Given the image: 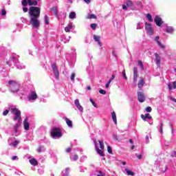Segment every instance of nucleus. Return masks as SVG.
<instances>
[{
    "instance_id": "0e129e2a",
    "label": "nucleus",
    "mask_w": 176,
    "mask_h": 176,
    "mask_svg": "<svg viewBox=\"0 0 176 176\" xmlns=\"http://www.w3.org/2000/svg\"><path fill=\"white\" fill-rule=\"evenodd\" d=\"M16 159H17V156L14 155L13 157H12V160H16Z\"/></svg>"
},
{
    "instance_id": "393cba45",
    "label": "nucleus",
    "mask_w": 176,
    "mask_h": 176,
    "mask_svg": "<svg viewBox=\"0 0 176 176\" xmlns=\"http://www.w3.org/2000/svg\"><path fill=\"white\" fill-rule=\"evenodd\" d=\"M165 31L168 34H173V32H174V28L172 26H167Z\"/></svg>"
},
{
    "instance_id": "13d9d810",
    "label": "nucleus",
    "mask_w": 176,
    "mask_h": 176,
    "mask_svg": "<svg viewBox=\"0 0 176 176\" xmlns=\"http://www.w3.org/2000/svg\"><path fill=\"white\" fill-rule=\"evenodd\" d=\"M21 20L22 23H27V19L21 18Z\"/></svg>"
},
{
    "instance_id": "c85d7f7f",
    "label": "nucleus",
    "mask_w": 176,
    "mask_h": 176,
    "mask_svg": "<svg viewBox=\"0 0 176 176\" xmlns=\"http://www.w3.org/2000/svg\"><path fill=\"white\" fill-rule=\"evenodd\" d=\"M51 12L52 13H53V14H54V16H56V17L58 16V14L57 12V8L56 7H53L52 8H51Z\"/></svg>"
},
{
    "instance_id": "680f3d73",
    "label": "nucleus",
    "mask_w": 176,
    "mask_h": 176,
    "mask_svg": "<svg viewBox=\"0 0 176 176\" xmlns=\"http://www.w3.org/2000/svg\"><path fill=\"white\" fill-rule=\"evenodd\" d=\"M115 79V75H112L111 78L109 79L111 82Z\"/></svg>"
},
{
    "instance_id": "ea45409f",
    "label": "nucleus",
    "mask_w": 176,
    "mask_h": 176,
    "mask_svg": "<svg viewBox=\"0 0 176 176\" xmlns=\"http://www.w3.org/2000/svg\"><path fill=\"white\" fill-rule=\"evenodd\" d=\"M79 159V157L77 155H75L73 158L71 159L73 162H76V160Z\"/></svg>"
},
{
    "instance_id": "c03bdc74",
    "label": "nucleus",
    "mask_w": 176,
    "mask_h": 176,
    "mask_svg": "<svg viewBox=\"0 0 176 176\" xmlns=\"http://www.w3.org/2000/svg\"><path fill=\"white\" fill-rule=\"evenodd\" d=\"M146 112H152V107H147L145 109Z\"/></svg>"
},
{
    "instance_id": "39448f33",
    "label": "nucleus",
    "mask_w": 176,
    "mask_h": 176,
    "mask_svg": "<svg viewBox=\"0 0 176 176\" xmlns=\"http://www.w3.org/2000/svg\"><path fill=\"white\" fill-rule=\"evenodd\" d=\"M98 142L99 144H97V142L96 140L94 141L96 151L100 156H104V142L102 141H99Z\"/></svg>"
},
{
    "instance_id": "69168bd1",
    "label": "nucleus",
    "mask_w": 176,
    "mask_h": 176,
    "mask_svg": "<svg viewBox=\"0 0 176 176\" xmlns=\"http://www.w3.org/2000/svg\"><path fill=\"white\" fill-rule=\"evenodd\" d=\"M105 87L106 89H108V87H109V84H106Z\"/></svg>"
},
{
    "instance_id": "603ef678",
    "label": "nucleus",
    "mask_w": 176,
    "mask_h": 176,
    "mask_svg": "<svg viewBox=\"0 0 176 176\" xmlns=\"http://www.w3.org/2000/svg\"><path fill=\"white\" fill-rule=\"evenodd\" d=\"M1 16H6V10H1Z\"/></svg>"
},
{
    "instance_id": "4d7b16f0",
    "label": "nucleus",
    "mask_w": 176,
    "mask_h": 176,
    "mask_svg": "<svg viewBox=\"0 0 176 176\" xmlns=\"http://www.w3.org/2000/svg\"><path fill=\"white\" fill-rule=\"evenodd\" d=\"M127 4H124V5H122V9L124 10H126V9H127Z\"/></svg>"
},
{
    "instance_id": "338daca9",
    "label": "nucleus",
    "mask_w": 176,
    "mask_h": 176,
    "mask_svg": "<svg viewBox=\"0 0 176 176\" xmlns=\"http://www.w3.org/2000/svg\"><path fill=\"white\" fill-rule=\"evenodd\" d=\"M87 90H91V87H90V86H88V87H87Z\"/></svg>"
},
{
    "instance_id": "b1692460",
    "label": "nucleus",
    "mask_w": 176,
    "mask_h": 176,
    "mask_svg": "<svg viewBox=\"0 0 176 176\" xmlns=\"http://www.w3.org/2000/svg\"><path fill=\"white\" fill-rule=\"evenodd\" d=\"M94 39L95 42H98L99 46H102V43H101V41H100V36L97 35H94Z\"/></svg>"
},
{
    "instance_id": "bf43d9fd",
    "label": "nucleus",
    "mask_w": 176,
    "mask_h": 176,
    "mask_svg": "<svg viewBox=\"0 0 176 176\" xmlns=\"http://www.w3.org/2000/svg\"><path fill=\"white\" fill-rule=\"evenodd\" d=\"M71 151H72V149L69 147L66 149L67 153H69V152H71Z\"/></svg>"
},
{
    "instance_id": "7ed1b4c3",
    "label": "nucleus",
    "mask_w": 176,
    "mask_h": 176,
    "mask_svg": "<svg viewBox=\"0 0 176 176\" xmlns=\"http://www.w3.org/2000/svg\"><path fill=\"white\" fill-rule=\"evenodd\" d=\"M8 83L12 93H18L19 90H21V85L19 82L10 80Z\"/></svg>"
},
{
    "instance_id": "f03ea898",
    "label": "nucleus",
    "mask_w": 176,
    "mask_h": 176,
    "mask_svg": "<svg viewBox=\"0 0 176 176\" xmlns=\"http://www.w3.org/2000/svg\"><path fill=\"white\" fill-rule=\"evenodd\" d=\"M9 111L13 115V120L16 122H21V111L17 109L14 105H11L9 107Z\"/></svg>"
},
{
    "instance_id": "052dcab7",
    "label": "nucleus",
    "mask_w": 176,
    "mask_h": 176,
    "mask_svg": "<svg viewBox=\"0 0 176 176\" xmlns=\"http://www.w3.org/2000/svg\"><path fill=\"white\" fill-rule=\"evenodd\" d=\"M83 1H84V2H85V3H87V4L90 3V2H91V0H83Z\"/></svg>"
},
{
    "instance_id": "6e6d98bb",
    "label": "nucleus",
    "mask_w": 176,
    "mask_h": 176,
    "mask_svg": "<svg viewBox=\"0 0 176 176\" xmlns=\"http://www.w3.org/2000/svg\"><path fill=\"white\" fill-rule=\"evenodd\" d=\"M146 144H149V136H146Z\"/></svg>"
},
{
    "instance_id": "e433bc0d",
    "label": "nucleus",
    "mask_w": 176,
    "mask_h": 176,
    "mask_svg": "<svg viewBox=\"0 0 176 176\" xmlns=\"http://www.w3.org/2000/svg\"><path fill=\"white\" fill-rule=\"evenodd\" d=\"M87 19H97V16L94 14H91L87 16Z\"/></svg>"
},
{
    "instance_id": "f704fd0d",
    "label": "nucleus",
    "mask_w": 176,
    "mask_h": 176,
    "mask_svg": "<svg viewBox=\"0 0 176 176\" xmlns=\"http://www.w3.org/2000/svg\"><path fill=\"white\" fill-rule=\"evenodd\" d=\"M44 21H45V24H46V25H49V16H47V15H45L44 16Z\"/></svg>"
},
{
    "instance_id": "412c9836",
    "label": "nucleus",
    "mask_w": 176,
    "mask_h": 176,
    "mask_svg": "<svg viewBox=\"0 0 176 176\" xmlns=\"http://www.w3.org/2000/svg\"><path fill=\"white\" fill-rule=\"evenodd\" d=\"M168 90L171 91L173 89H176V81L167 84Z\"/></svg>"
},
{
    "instance_id": "4be33fe9",
    "label": "nucleus",
    "mask_w": 176,
    "mask_h": 176,
    "mask_svg": "<svg viewBox=\"0 0 176 176\" xmlns=\"http://www.w3.org/2000/svg\"><path fill=\"white\" fill-rule=\"evenodd\" d=\"M155 63L157 65V67H159V65H160V63H161L160 55H159V54H157V53H155Z\"/></svg>"
},
{
    "instance_id": "7c9ffc66",
    "label": "nucleus",
    "mask_w": 176,
    "mask_h": 176,
    "mask_svg": "<svg viewBox=\"0 0 176 176\" xmlns=\"http://www.w3.org/2000/svg\"><path fill=\"white\" fill-rule=\"evenodd\" d=\"M29 162L32 166H36L38 164V161H36L34 158L30 160Z\"/></svg>"
},
{
    "instance_id": "58836bf2",
    "label": "nucleus",
    "mask_w": 176,
    "mask_h": 176,
    "mask_svg": "<svg viewBox=\"0 0 176 176\" xmlns=\"http://www.w3.org/2000/svg\"><path fill=\"white\" fill-rule=\"evenodd\" d=\"M138 65L140 67V68L144 70V65L142 64V62L141 60L138 61Z\"/></svg>"
},
{
    "instance_id": "e2e57ef3",
    "label": "nucleus",
    "mask_w": 176,
    "mask_h": 176,
    "mask_svg": "<svg viewBox=\"0 0 176 176\" xmlns=\"http://www.w3.org/2000/svg\"><path fill=\"white\" fill-rule=\"evenodd\" d=\"M37 152L38 153L42 152V147H38V148L37 149Z\"/></svg>"
},
{
    "instance_id": "37998d69",
    "label": "nucleus",
    "mask_w": 176,
    "mask_h": 176,
    "mask_svg": "<svg viewBox=\"0 0 176 176\" xmlns=\"http://www.w3.org/2000/svg\"><path fill=\"white\" fill-rule=\"evenodd\" d=\"M99 93H100V94L105 95V94H107V91H105V90H104V89H100V90H99Z\"/></svg>"
},
{
    "instance_id": "6e6552de",
    "label": "nucleus",
    "mask_w": 176,
    "mask_h": 176,
    "mask_svg": "<svg viewBox=\"0 0 176 176\" xmlns=\"http://www.w3.org/2000/svg\"><path fill=\"white\" fill-rule=\"evenodd\" d=\"M145 30H146L148 35H149L150 36L153 35L154 30H153V28H152V25H151V23H148L147 22L145 23Z\"/></svg>"
},
{
    "instance_id": "f257e3e1",
    "label": "nucleus",
    "mask_w": 176,
    "mask_h": 176,
    "mask_svg": "<svg viewBox=\"0 0 176 176\" xmlns=\"http://www.w3.org/2000/svg\"><path fill=\"white\" fill-rule=\"evenodd\" d=\"M23 11L24 13L28 12L30 15L29 24L32 28L38 29L41 27V21L38 19L41 17V8L31 6L28 10V8L23 7Z\"/></svg>"
},
{
    "instance_id": "de8ad7c7",
    "label": "nucleus",
    "mask_w": 176,
    "mask_h": 176,
    "mask_svg": "<svg viewBox=\"0 0 176 176\" xmlns=\"http://www.w3.org/2000/svg\"><path fill=\"white\" fill-rule=\"evenodd\" d=\"M135 156L139 159V160H141L142 159V155L141 154H135Z\"/></svg>"
},
{
    "instance_id": "8fccbe9b",
    "label": "nucleus",
    "mask_w": 176,
    "mask_h": 176,
    "mask_svg": "<svg viewBox=\"0 0 176 176\" xmlns=\"http://www.w3.org/2000/svg\"><path fill=\"white\" fill-rule=\"evenodd\" d=\"M107 151L109 153H112V148H111V146H107Z\"/></svg>"
},
{
    "instance_id": "473e14b6",
    "label": "nucleus",
    "mask_w": 176,
    "mask_h": 176,
    "mask_svg": "<svg viewBox=\"0 0 176 176\" xmlns=\"http://www.w3.org/2000/svg\"><path fill=\"white\" fill-rule=\"evenodd\" d=\"M125 171L127 174V175H129V176H134L135 175V174L134 173V172L127 169V168H125Z\"/></svg>"
},
{
    "instance_id": "4c0bfd02",
    "label": "nucleus",
    "mask_w": 176,
    "mask_h": 176,
    "mask_svg": "<svg viewBox=\"0 0 176 176\" xmlns=\"http://www.w3.org/2000/svg\"><path fill=\"white\" fill-rule=\"evenodd\" d=\"M160 133L161 134H163V122H162V123L160 124Z\"/></svg>"
},
{
    "instance_id": "774afa93",
    "label": "nucleus",
    "mask_w": 176,
    "mask_h": 176,
    "mask_svg": "<svg viewBox=\"0 0 176 176\" xmlns=\"http://www.w3.org/2000/svg\"><path fill=\"white\" fill-rule=\"evenodd\" d=\"M129 142H130V144H133V140L130 139Z\"/></svg>"
},
{
    "instance_id": "5701e85b",
    "label": "nucleus",
    "mask_w": 176,
    "mask_h": 176,
    "mask_svg": "<svg viewBox=\"0 0 176 176\" xmlns=\"http://www.w3.org/2000/svg\"><path fill=\"white\" fill-rule=\"evenodd\" d=\"M144 85H145V80H144V78L140 79L138 84V88L141 90L142 87H144Z\"/></svg>"
},
{
    "instance_id": "cd10ccee",
    "label": "nucleus",
    "mask_w": 176,
    "mask_h": 176,
    "mask_svg": "<svg viewBox=\"0 0 176 176\" xmlns=\"http://www.w3.org/2000/svg\"><path fill=\"white\" fill-rule=\"evenodd\" d=\"M63 176H69V168H66L65 170L62 172Z\"/></svg>"
},
{
    "instance_id": "49530a36",
    "label": "nucleus",
    "mask_w": 176,
    "mask_h": 176,
    "mask_svg": "<svg viewBox=\"0 0 176 176\" xmlns=\"http://www.w3.org/2000/svg\"><path fill=\"white\" fill-rule=\"evenodd\" d=\"M97 176H105V174H104V173H102V171L99 170L98 174L97 175Z\"/></svg>"
},
{
    "instance_id": "79ce46f5",
    "label": "nucleus",
    "mask_w": 176,
    "mask_h": 176,
    "mask_svg": "<svg viewBox=\"0 0 176 176\" xmlns=\"http://www.w3.org/2000/svg\"><path fill=\"white\" fill-rule=\"evenodd\" d=\"M89 101L91 102V104L95 108H97V104H96V102H94V100H93V99L90 98Z\"/></svg>"
},
{
    "instance_id": "2eb2a0df",
    "label": "nucleus",
    "mask_w": 176,
    "mask_h": 176,
    "mask_svg": "<svg viewBox=\"0 0 176 176\" xmlns=\"http://www.w3.org/2000/svg\"><path fill=\"white\" fill-rule=\"evenodd\" d=\"M154 21L158 27H162V24H163V21L162 20V18L159 16H155L154 19Z\"/></svg>"
},
{
    "instance_id": "4468645a",
    "label": "nucleus",
    "mask_w": 176,
    "mask_h": 176,
    "mask_svg": "<svg viewBox=\"0 0 176 176\" xmlns=\"http://www.w3.org/2000/svg\"><path fill=\"white\" fill-rule=\"evenodd\" d=\"M71 30H75V25L72 22L69 23L67 27L65 28V32H70Z\"/></svg>"
},
{
    "instance_id": "72a5a7b5",
    "label": "nucleus",
    "mask_w": 176,
    "mask_h": 176,
    "mask_svg": "<svg viewBox=\"0 0 176 176\" xmlns=\"http://www.w3.org/2000/svg\"><path fill=\"white\" fill-rule=\"evenodd\" d=\"M146 19L148 20V21H150L151 23H152V21H153V19H152V15L151 14H146Z\"/></svg>"
},
{
    "instance_id": "a211bd4d",
    "label": "nucleus",
    "mask_w": 176,
    "mask_h": 176,
    "mask_svg": "<svg viewBox=\"0 0 176 176\" xmlns=\"http://www.w3.org/2000/svg\"><path fill=\"white\" fill-rule=\"evenodd\" d=\"M23 127L26 131L30 130V122H28V118H26L23 121Z\"/></svg>"
},
{
    "instance_id": "864d4df0",
    "label": "nucleus",
    "mask_w": 176,
    "mask_h": 176,
    "mask_svg": "<svg viewBox=\"0 0 176 176\" xmlns=\"http://www.w3.org/2000/svg\"><path fill=\"white\" fill-rule=\"evenodd\" d=\"M141 23H138V25H137V28H136V30H141Z\"/></svg>"
},
{
    "instance_id": "423d86ee",
    "label": "nucleus",
    "mask_w": 176,
    "mask_h": 176,
    "mask_svg": "<svg viewBox=\"0 0 176 176\" xmlns=\"http://www.w3.org/2000/svg\"><path fill=\"white\" fill-rule=\"evenodd\" d=\"M38 1L40 0H22L21 5L25 8V6H36L38 5Z\"/></svg>"
},
{
    "instance_id": "a19ab883",
    "label": "nucleus",
    "mask_w": 176,
    "mask_h": 176,
    "mask_svg": "<svg viewBox=\"0 0 176 176\" xmlns=\"http://www.w3.org/2000/svg\"><path fill=\"white\" fill-rule=\"evenodd\" d=\"M70 79L72 82L75 80V73H72L70 77Z\"/></svg>"
},
{
    "instance_id": "1a4fd4ad",
    "label": "nucleus",
    "mask_w": 176,
    "mask_h": 176,
    "mask_svg": "<svg viewBox=\"0 0 176 176\" xmlns=\"http://www.w3.org/2000/svg\"><path fill=\"white\" fill-rule=\"evenodd\" d=\"M52 68L56 79H58V78H60V72H58V69L57 68L56 63L52 65Z\"/></svg>"
},
{
    "instance_id": "3c124183",
    "label": "nucleus",
    "mask_w": 176,
    "mask_h": 176,
    "mask_svg": "<svg viewBox=\"0 0 176 176\" xmlns=\"http://www.w3.org/2000/svg\"><path fill=\"white\" fill-rule=\"evenodd\" d=\"M9 111L10 110H6L3 112V116H6V115H8V113H9Z\"/></svg>"
},
{
    "instance_id": "5fc2aeb1",
    "label": "nucleus",
    "mask_w": 176,
    "mask_h": 176,
    "mask_svg": "<svg viewBox=\"0 0 176 176\" xmlns=\"http://www.w3.org/2000/svg\"><path fill=\"white\" fill-rule=\"evenodd\" d=\"M169 99L170 100V101H173V102H176V99H175V98H174L170 96V97H169Z\"/></svg>"
},
{
    "instance_id": "20e7f679",
    "label": "nucleus",
    "mask_w": 176,
    "mask_h": 176,
    "mask_svg": "<svg viewBox=\"0 0 176 176\" xmlns=\"http://www.w3.org/2000/svg\"><path fill=\"white\" fill-rule=\"evenodd\" d=\"M51 137L54 140H57L58 138H61L63 137V133L61 132V129L58 127H54L51 131Z\"/></svg>"
},
{
    "instance_id": "ddd939ff",
    "label": "nucleus",
    "mask_w": 176,
    "mask_h": 176,
    "mask_svg": "<svg viewBox=\"0 0 176 176\" xmlns=\"http://www.w3.org/2000/svg\"><path fill=\"white\" fill-rule=\"evenodd\" d=\"M138 100L139 102H144L145 101V94L142 91L138 92Z\"/></svg>"
},
{
    "instance_id": "a18cd8bd",
    "label": "nucleus",
    "mask_w": 176,
    "mask_h": 176,
    "mask_svg": "<svg viewBox=\"0 0 176 176\" xmlns=\"http://www.w3.org/2000/svg\"><path fill=\"white\" fill-rule=\"evenodd\" d=\"M91 28H92L93 30H96V28H97V24L96 23L91 24Z\"/></svg>"
},
{
    "instance_id": "09e8293b",
    "label": "nucleus",
    "mask_w": 176,
    "mask_h": 176,
    "mask_svg": "<svg viewBox=\"0 0 176 176\" xmlns=\"http://www.w3.org/2000/svg\"><path fill=\"white\" fill-rule=\"evenodd\" d=\"M122 76L124 79H127V76H126V72L124 70L122 72Z\"/></svg>"
},
{
    "instance_id": "c9c22d12",
    "label": "nucleus",
    "mask_w": 176,
    "mask_h": 176,
    "mask_svg": "<svg viewBox=\"0 0 176 176\" xmlns=\"http://www.w3.org/2000/svg\"><path fill=\"white\" fill-rule=\"evenodd\" d=\"M126 5L128 8H130V7L133 6V1H127L126 3Z\"/></svg>"
},
{
    "instance_id": "f8f14e48",
    "label": "nucleus",
    "mask_w": 176,
    "mask_h": 176,
    "mask_svg": "<svg viewBox=\"0 0 176 176\" xmlns=\"http://www.w3.org/2000/svg\"><path fill=\"white\" fill-rule=\"evenodd\" d=\"M12 63L14 64H16V68H18V69H24V68H25V66H24V65L19 63V59L17 58H14V60H12Z\"/></svg>"
},
{
    "instance_id": "c756f323",
    "label": "nucleus",
    "mask_w": 176,
    "mask_h": 176,
    "mask_svg": "<svg viewBox=\"0 0 176 176\" xmlns=\"http://www.w3.org/2000/svg\"><path fill=\"white\" fill-rule=\"evenodd\" d=\"M66 17H67V14H65V13H64V12H63L62 14H60V16L58 15V16H57V18L58 19V20H61V19H62L63 20H65Z\"/></svg>"
},
{
    "instance_id": "dca6fc26",
    "label": "nucleus",
    "mask_w": 176,
    "mask_h": 176,
    "mask_svg": "<svg viewBox=\"0 0 176 176\" xmlns=\"http://www.w3.org/2000/svg\"><path fill=\"white\" fill-rule=\"evenodd\" d=\"M74 104L76 107L77 109H78V111L80 112H81V113H82V112H83V107H82V105H80V102H79V100L78 99H76L75 100Z\"/></svg>"
},
{
    "instance_id": "f3484780",
    "label": "nucleus",
    "mask_w": 176,
    "mask_h": 176,
    "mask_svg": "<svg viewBox=\"0 0 176 176\" xmlns=\"http://www.w3.org/2000/svg\"><path fill=\"white\" fill-rule=\"evenodd\" d=\"M8 144L9 145H10V146L16 148V146H17L20 144V140H14L13 142H12V138H10L8 140Z\"/></svg>"
},
{
    "instance_id": "9b49d317",
    "label": "nucleus",
    "mask_w": 176,
    "mask_h": 176,
    "mask_svg": "<svg viewBox=\"0 0 176 176\" xmlns=\"http://www.w3.org/2000/svg\"><path fill=\"white\" fill-rule=\"evenodd\" d=\"M155 42H156L157 45L160 47V49H162L164 50L166 49V45H164L163 43L160 42V37L159 36H157L154 38Z\"/></svg>"
},
{
    "instance_id": "aec40b11",
    "label": "nucleus",
    "mask_w": 176,
    "mask_h": 176,
    "mask_svg": "<svg viewBox=\"0 0 176 176\" xmlns=\"http://www.w3.org/2000/svg\"><path fill=\"white\" fill-rule=\"evenodd\" d=\"M137 79H138V69L133 67V82H137Z\"/></svg>"
},
{
    "instance_id": "9d476101",
    "label": "nucleus",
    "mask_w": 176,
    "mask_h": 176,
    "mask_svg": "<svg viewBox=\"0 0 176 176\" xmlns=\"http://www.w3.org/2000/svg\"><path fill=\"white\" fill-rule=\"evenodd\" d=\"M38 98V95L36 92L32 91H31L29 95L28 96V99L29 101H35Z\"/></svg>"
},
{
    "instance_id": "a878e982",
    "label": "nucleus",
    "mask_w": 176,
    "mask_h": 176,
    "mask_svg": "<svg viewBox=\"0 0 176 176\" xmlns=\"http://www.w3.org/2000/svg\"><path fill=\"white\" fill-rule=\"evenodd\" d=\"M111 118H112L113 121L114 122L115 124H118V120L116 119V113H115V111H113L111 113Z\"/></svg>"
},
{
    "instance_id": "6ab92c4d",
    "label": "nucleus",
    "mask_w": 176,
    "mask_h": 176,
    "mask_svg": "<svg viewBox=\"0 0 176 176\" xmlns=\"http://www.w3.org/2000/svg\"><path fill=\"white\" fill-rule=\"evenodd\" d=\"M141 118L142 119V120H144V122H146L148 120H151V119H152V116H151V114L149 113H146L145 115L142 114Z\"/></svg>"
},
{
    "instance_id": "bb28decb",
    "label": "nucleus",
    "mask_w": 176,
    "mask_h": 176,
    "mask_svg": "<svg viewBox=\"0 0 176 176\" xmlns=\"http://www.w3.org/2000/svg\"><path fill=\"white\" fill-rule=\"evenodd\" d=\"M65 120L68 126V127H70L71 129H72L73 125H72V121H71L69 119H68L67 118H65Z\"/></svg>"
},
{
    "instance_id": "2f4dec72",
    "label": "nucleus",
    "mask_w": 176,
    "mask_h": 176,
    "mask_svg": "<svg viewBox=\"0 0 176 176\" xmlns=\"http://www.w3.org/2000/svg\"><path fill=\"white\" fill-rule=\"evenodd\" d=\"M69 18L72 19H76V13L75 12H70Z\"/></svg>"
},
{
    "instance_id": "0eeeda50",
    "label": "nucleus",
    "mask_w": 176,
    "mask_h": 176,
    "mask_svg": "<svg viewBox=\"0 0 176 176\" xmlns=\"http://www.w3.org/2000/svg\"><path fill=\"white\" fill-rule=\"evenodd\" d=\"M20 126H21V123H20V122L18 121V122L15 124L12 127L14 135H15L16 137L20 135V131H19V129H20Z\"/></svg>"
}]
</instances>
